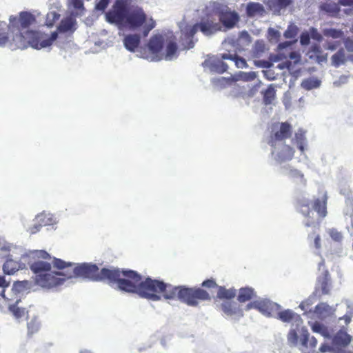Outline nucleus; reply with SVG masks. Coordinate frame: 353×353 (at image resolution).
I'll list each match as a JSON object with an SVG mask.
<instances>
[{
  "mask_svg": "<svg viewBox=\"0 0 353 353\" xmlns=\"http://www.w3.org/2000/svg\"><path fill=\"white\" fill-rule=\"evenodd\" d=\"M138 295L154 301L161 300V297L165 299H178L189 306H196L199 301L211 299L210 294L200 288L173 286L150 277L139 283Z\"/></svg>",
  "mask_w": 353,
  "mask_h": 353,
  "instance_id": "obj_1",
  "label": "nucleus"
},
{
  "mask_svg": "<svg viewBox=\"0 0 353 353\" xmlns=\"http://www.w3.org/2000/svg\"><path fill=\"white\" fill-rule=\"evenodd\" d=\"M52 265L55 269L63 270L67 269L66 278L68 279L74 277H82L93 281H102L108 279V274L104 270H110L108 268L99 270L95 264L83 263L74 265V263L66 262L61 259L53 258Z\"/></svg>",
  "mask_w": 353,
  "mask_h": 353,
  "instance_id": "obj_2",
  "label": "nucleus"
},
{
  "mask_svg": "<svg viewBox=\"0 0 353 353\" xmlns=\"http://www.w3.org/2000/svg\"><path fill=\"white\" fill-rule=\"evenodd\" d=\"M34 274V282L37 285L45 288H52L62 285L66 278L67 269L59 272L52 271V264L49 262L37 260L30 265Z\"/></svg>",
  "mask_w": 353,
  "mask_h": 353,
  "instance_id": "obj_3",
  "label": "nucleus"
},
{
  "mask_svg": "<svg viewBox=\"0 0 353 353\" xmlns=\"http://www.w3.org/2000/svg\"><path fill=\"white\" fill-rule=\"evenodd\" d=\"M103 272L108 274L107 281L110 283H116L120 290L138 294L142 278L137 272L130 270L121 271L119 269H110Z\"/></svg>",
  "mask_w": 353,
  "mask_h": 353,
  "instance_id": "obj_4",
  "label": "nucleus"
},
{
  "mask_svg": "<svg viewBox=\"0 0 353 353\" xmlns=\"http://www.w3.org/2000/svg\"><path fill=\"white\" fill-rule=\"evenodd\" d=\"M328 196L325 191H322L318 197H315L311 202L312 209L310 208V203L307 201L301 200L298 201L299 212L307 221L305 223L306 227L311 226L314 223L312 210L315 211L320 219H324L327 214V205Z\"/></svg>",
  "mask_w": 353,
  "mask_h": 353,
  "instance_id": "obj_5",
  "label": "nucleus"
},
{
  "mask_svg": "<svg viewBox=\"0 0 353 353\" xmlns=\"http://www.w3.org/2000/svg\"><path fill=\"white\" fill-rule=\"evenodd\" d=\"M21 35L27 40L30 46L35 49H41L50 46L58 37L57 32H53L48 37L46 34L32 30L21 33Z\"/></svg>",
  "mask_w": 353,
  "mask_h": 353,
  "instance_id": "obj_6",
  "label": "nucleus"
},
{
  "mask_svg": "<svg viewBox=\"0 0 353 353\" xmlns=\"http://www.w3.org/2000/svg\"><path fill=\"white\" fill-rule=\"evenodd\" d=\"M292 134V126L288 122L274 123L272 125L268 144L276 148V143L290 139Z\"/></svg>",
  "mask_w": 353,
  "mask_h": 353,
  "instance_id": "obj_7",
  "label": "nucleus"
},
{
  "mask_svg": "<svg viewBox=\"0 0 353 353\" xmlns=\"http://www.w3.org/2000/svg\"><path fill=\"white\" fill-rule=\"evenodd\" d=\"M128 13L127 0H116L112 9L106 14V19L109 23L121 24L126 19Z\"/></svg>",
  "mask_w": 353,
  "mask_h": 353,
  "instance_id": "obj_8",
  "label": "nucleus"
},
{
  "mask_svg": "<svg viewBox=\"0 0 353 353\" xmlns=\"http://www.w3.org/2000/svg\"><path fill=\"white\" fill-rule=\"evenodd\" d=\"M196 31L200 30L206 36L211 35L221 30L220 23L216 22L215 17L210 14L203 17L200 22L193 25Z\"/></svg>",
  "mask_w": 353,
  "mask_h": 353,
  "instance_id": "obj_9",
  "label": "nucleus"
},
{
  "mask_svg": "<svg viewBox=\"0 0 353 353\" xmlns=\"http://www.w3.org/2000/svg\"><path fill=\"white\" fill-rule=\"evenodd\" d=\"M164 38L161 34H154L149 40L147 46L150 53L157 59L162 58V50L163 48Z\"/></svg>",
  "mask_w": 353,
  "mask_h": 353,
  "instance_id": "obj_10",
  "label": "nucleus"
},
{
  "mask_svg": "<svg viewBox=\"0 0 353 353\" xmlns=\"http://www.w3.org/2000/svg\"><path fill=\"white\" fill-rule=\"evenodd\" d=\"M256 310L266 316H272L277 312L281 306L269 299L257 300L255 303Z\"/></svg>",
  "mask_w": 353,
  "mask_h": 353,
  "instance_id": "obj_11",
  "label": "nucleus"
},
{
  "mask_svg": "<svg viewBox=\"0 0 353 353\" xmlns=\"http://www.w3.org/2000/svg\"><path fill=\"white\" fill-rule=\"evenodd\" d=\"M220 22L227 28H232L239 21V16L235 11L223 10L219 12Z\"/></svg>",
  "mask_w": 353,
  "mask_h": 353,
  "instance_id": "obj_12",
  "label": "nucleus"
},
{
  "mask_svg": "<svg viewBox=\"0 0 353 353\" xmlns=\"http://www.w3.org/2000/svg\"><path fill=\"white\" fill-rule=\"evenodd\" d=\"M221 310L228 316L240 318L243 316V312L240 306L236 303L231 301H224L221 305Z\"/></svg>",
  "mask_w": 353,
  "mask_h": 353,
  "instance_id": "obj_13",
  "label": "nucleus"
},
{
  "mask_svg": "<svg viewBox=\"0 0 353 353\" xmlns=\"http://www.w3.org/2000/svg\"><path fill=\"white\" fill-rule=\"evenodd\" d=\"M196 32L197 31L193 26L186 27L182 30L181 43L184 49H191L194 46V37Z\"/></svg>",
  "mask_w": 353,
  "mask_h": 353,
  "instance_id": "obj_14",
  "label": "nucleus"
},
{
  "mask_svg": "<svg viewBox=\"0 0 353 353\" xmlns=\"http://www.w3.org/2000/svg\"><path fill=\"white\" fill-rule=\"evenodd\" d=\"M125 20L130 27L138 28L145 22L146 14L141 9H139L128 15Z\"/></svg>",
  "mask_w": 353,
  "mask_h": 353,
  "instance_id": "obj_15",
  "label": "nucleus"
},
{
  "mask_svg": "<svg viewBox=\"0 0 353 353\" xmlns=\"http://www.w3.org/2000/svg\"><path fill=\"white\" fill-rule=\"evenodd\" d=\"M351 341L352 336L342 330H340L333 338V343L338 347H345L350 343Z\"/></svg>",
  "mask_w": 353,
  "mask_h": 353,
  "instance_id": "obj_16",
  "label": "nucleus"
},
{
  "mask_svg": "<svg viewBox=\"0 0 353 353\" xmlns=\"http://www.w3.org/2000/svg\"><path fill=\"white\" fill-rule=\"evenodd\" d=\"M294 152L292 147L284 144L282 150L276 154V160L279 163L290 161L294 157Z\"/></svg>",
  "mask_w": 353,
  "mask_h": 353,
  "instance_id": "obj_17",
  "label": "nucleus"
},
{
  "mask_svg": "<svg viewBox=\"0 0 353 353\" xmlns=\"http://www.w3.org/2000/svg\"><path fill=\"white\" fill-rule=\"evenodd\" d=\"M265 12L264 7L259 3L250 2L246 6V14L249 17L263 16Z\"/></svg>",
  "mask_w": 353,
  "mask_h": 353,
  "instance_id": "obj_18",
  "label": "nucleus"
},
{
  "mask_svg": "<svg viewBox=\"0 0 353 353\" xmlns=\"http://www.w3.org/2000/svg\"><path fill=\"white\" fill-rule=\"evenodd\" d=\"M310 59H314L317 63H321L327 61V54H324L319 45H314L308 52Z\"/></svg>",
  "mask_w": 353,
  "mask_h": 353,
  "instance_id": "obj_19",
  "label": "nucleus"
},
{
  "mask_svg": "<svg viewBox=\"0 0 353 353\" xmlns=\"http://www.w3.org/2000/svg\"><path fill=\"white\" fill-rule=\"evenodd\" d=\"M76 20L72 17H68L63 19L57 29L59 32H74L76 30Z\"/></svg>",
  "mask_w": 353,
  "mask_h": 353,
  "instance_id": "obj_20",
  "label": "nucleus"
},
{
  "mask_svg": "<svg viewBox=\"0 0 353 353\" xmlns=\"http://www.w3.org/2000/svg\"><path fill=\"white\" fill-rule=\"evenodd\" d=\"M255 296L254 290L250 287H245L239 289L237 299L240 303H244L253 299Z\"/></svg>",
  "mask_w": 353,
  "mask_h": 353,
  "instance_id": "obj_21",
  "label": "nucleus"
},
{
  "mask_svg": "<svg viewBox=\"0 0 353 353\" xmlns=\"http://www.w3.org/2000/svg\"><path fill=\"white\" fill-rule=\"evenodd\" d=\"M276 318L284 323H290L294 320L299 319V316L292 310L288 309L283 311L280 310L276 312Z\"/></svg>",
  "mask_w": 353,
  "mask_h": 353,
  "instance_id": "obj_22",
  "label": "nucleus"
},
{
  "mask_svg": "<svg viewBox=\"0 0 353 353\" xmlns=\"http://www.w3.org/2000/svg\"><path fill=\"white\" fill-rule=\"evenodd\" d=\"M221 57L222 59L233 61L238 68H245L248 67L245 59L238 56L236 54L223 53L221 54Z\"/></svg>",
  "mask_w": 353,
  "mask_h": 353,
  "instance_id": "obj_23",
  "label": "nucleus"
},
{
  "mask_svg": "<svg viewBox=\"0 0 353 353\" xmlns=\"http://www.w3.org/2000/svg\"><path fill=\"white\" fill-rule=\"evenodd\" d=\"M123 41L126 49L134 52L140 43V37L137 34H129L124 38Z\"/></svg>",
  "mask_w": 353,
  "mask_h": 353,
  "instance_id": "obj_24",
  "label": "nucleus"
},
{
  "mask_svg": "<svg viewBox=\"0 0 353 353\" xmlns=\"http://www.w3.org/2000/svg\"><path fill=\"white\" fill-rule=\"evenodd\" d=\"M322 294H327L330 292V277L327 270H325L322 276L318 279Z\"/></svg>",
  "mask_w": 353,
  "mask_h": 353,
  "instance_id": "obj_25",
  "label": "nucleus"
},
{
  "mask_svg": "<svg viewBox=\"0 0 353 353\" xmlns=\"http://www.w3.org/2000/svg\"><path fill=\"white\" fill-rule=\"evenodd\" d=\"M20 268L21 264L18 261L11 259H8L3 266L4 273L8 275L14 274Z\"/></svg>",
  "mask_w": 353,
  "mask_h": 353,
  "instance_id": "obj_26",
  "label": "nucleus"
},
{
  "mask_svg": "<svg viewBox=\"0 0 353 353\" xmlns=\"http://www.w3.org/2000/svg\"><path fill=\"white\" fill-rule=\"evenodd\" d=\"M236 296V290L234 288L226 289L223 286L218 287L216 297L219 299H226L230 301Z\"/></svg>",
  "mask_w": 353,
  "mask_h": 353,
  "instance_id": "obj_27",
  "label": "nucleus"
},
{
  "mask_svg": "<svg viewBox=\"0 0 353 353\" xmlns=\"http://www.w3.org/2000/svg\"><path fill=\"white\" fill-rule=\"evenodd\" d=\"M293 141L297 145L299 150L303 153L306 143L305 131L301 128L299 129L294 134Z\"/></svg>",
  "mask_w": 353,
  "mask_h": 353,
  "instance_id": "obj_28",
  "label": "nucleus"
},
{
  "mask_svg": "<svg viewBox=\"0 0 353 353\" xmlns=\"http://www.w3.org/2000/svg\"><path fill=\"white\" fill-rule=\"evenodd\" d=\"M36 21L34 16L28 12H22L19 15L20 26L22 28H27Z\"/></svg>",
  "mask_w": 353,
  "mask_h": 353,
  "instance_id": "obj_29",
  "label": "nucleus"
},
{
  "mask_svg": "<svg viewBox=\"0 0 353 353\" xmlns=\"http://www.w3.org/2000/svg\"><path fill=\"white\" fill-rule=\"evenodd\" d=\"M263 101L265 105H270L276 97V90L273 84L268 85V88L262 92Z\"/></svg>",
  "mask_w": 353,
  "mask_h": 353,
  "instance_id": "obj_30",
  "label": "nucleus"
},
{
  "mask_svg": "<svg viewBox=\"0 0 353 353\" xmlns=\"http://www.w3.org/2000/svg\"><path fill=\"white\" fill-rule=\"evenodd\" d=\"M68 6L75 10V12L72 13L74 17L81 16L84 14L85 8L83 0H70Z\"/></svg>",
  "mask_w": 353,
  "mask_h": 353,
  "instance_id": "obj_31",
  "label": "nucleus"
},
{
  "mask_svg": "<svg viewBox=\"0 0 353 353\" xmlns=\"http://www.w3.org/2000/svg\"><path fill=\"white\" fill-rule=\"evenodd\" d=\"M332 63L335 67H339L345 61V54L343 48L339 50L332 56Z\"/></svg>",
  "mask_w": 353,
  "mask_h": 353,
  "instance_id": "obj_32",
  "label": "nucleus"
},
{
  "mask_svg": "<svg viewBox=\"0 0 353 353\" xmlns=\"http://www.w3.org/2000/svg\"><path fill=\"white\" fill-rule=\"evenodd\" d=\"M288 175L294 181L299 180L300 183L303 185H305L307 183V181L304 178L303 174L296 169H290Z\"/></svg>",
  "mask_w": 353,
  "mask_h": 353,
  "instance_id": "obj_33",
  "label": "nucleus"
},
{
  "mask_svg": "<svg viewBox=\"0 0 353 353\" xmlns=\"http://www.w3.org/2000/svg\"><path fill=\"white\" fill-rule=\"evenodd\" d=\"M321 9L330 14L332 16L337 15L340 12V8L336 3H326L321 6Z\"/></svg>",
  "mask_w": 353,
  "mask_h": 353,
  "instance_id": "obj_34",
  "label": "nucleus"
},
{
  "mask_svg": "<svg viewBox=\"0 0 353 353\" xmlns=\"http://www.w3.org/2000/svg\"><path fill=\"white\" fill-rule=\"evenodd\" d=\"M323 34L326 37H332L333 39H340L343 36V32L341 30L334 28H326L323 30Z\"/></svg>",
  "mask_w": 353,
  "mask_h": 353,
  "instance_id": "obj_35",
  "label": "nucleus"
},
{
  "mask_svg": "<svg viewBox=\"0 0 353 353\" xmlns=\"http://www.w3.org/2000/svg\"><path fill=\"white\" fill-rule=\"evenodd\" d=\"M177 51V46L175 42L170 41L168 43L165 49V59H171Z\"/></svg>",
  "mask_w": 353,
  "mask_h": 353,
  "instance_id": "obj_36",
  "label": "nucleus"
},
{
  "mask_svg": "<svg viewBox=\"0 0 353 353\" xmlns=\"http://www.w3.org/2000/svg\"><path fill=\"white\" fill-rule=\"evenodd\" d=\"M329 236L331 239L337 243H341L343 240V234L336 228L329 229L327 231Z\"/></svg>",
  "mask_w": 353,
  "mask_h": 353,
  "instance_id": "obj_37",
  "label": "nucleus"
},
{
  "mask_svg": "<svg viewBox=\"0 0 353 353\" xmlns=\"http://www.w3.org/2000/svg\"><path fill=\"white\" fill-rule=\"evenodd\" d=\"M313 237V246L315 249L319 250L321 248V236L319 234L313 232L308 235V239H312Z\"/></svg>",
  "mask_w": 353,
  "mask_h": 353,
  "instance_id": "obj_38",
  "label": "nucleus"
},
{
  "mask_svg": "<svg viewBox=\"0 0 353 353\" xmlns=\"http://www.w3.org/2000/svg\"><path fill=\"white\" fill-rule=\"evenodd\" d=\"M299 336L295 330H290L288 334V341L290 344L296 345L298 344Z\"/></svg>",
  "mask_w": 353,
  "mask_h": 353,
  "instance_id": "obj_39",
  "label": "nucleus"
},
{
  "mask_svg": "<svg viewBox=\"0 0 353 353\" xmlns=\"http://www.w3.org/2000/svg\"><path fill=\"white\" fill-rule=\"evenodd\" d=\"M9 286V283L6 282L3 276H0V287L3 288V290L1 292V295L5 300H10V299L7 296L6 292V288Z\"/></svg>",
  "mask_w": 353,
  "mask_h": 353,
  "instance_id": "obj_40",
  "label": "nucleus"
},
{
  "mask_svg": "<svg viewBox=\"0 0 353 353\" xmlns=\"http://www.w3.org/2000/svg\"><path fill=\"white\" fill-rule=\"evenodd\" d=\"M303 86L307 90H310L313 88L318 87L319 82L317 80L307 79L302 83Z\"/></svg>",
  "mask_w": 353,
  "mask_h": 353,
  "instance_id": "obj_41",
  "label": "nucleus"
},
{
  "mask_svg": "<svg viewBox=\"0 0 353 353\" xmlns=\"http://www.w3.org/2000/svg\"><path fill=\"white\" fill-rule=\"evenodd\" d=\"M201 286L203 287V288H217L218 289V287H219V285H218L216 283V281L213 279H207L205 281H204L202 284H201Z\"/></svg>",
  "mask_w": 353,
  "mask_h": 353,
  "instance_id": "obj_42",
  "label": "nucleus"
},
{
  "mask_svg": "<svg viewBox=\"0 0 353 353\" xmlns=\"http://www.w3.org/2000/svg\"><path fill=\"white\" fill-rule=\"evenodd\" d=\"M310 338V334L307 330H303L301 335V343L304 347L307 346V343Z\"/></svg>",
  "mask_w": 353,
  "mask_h": 353,
  "instance_id": "obj_43",
  "label": "nucleus"
},
{
  "mask_svg": "<svg viewBox=\"0 0 353 353\" xmlns=\"http://www.w3.org/2000/svg\"><path fill=\"white\" fill-rule=\"evenodd\" d=\"M110 0H100L95 6V9L99 11H104L108 7Z\"/></svg>",
  "mask_w": 353,
  "mask_h": 353,
  "instance_id": "obj_44",
  "label": "nucleus"
},
{
  "mask_svg": "<svg viewBox=\"0 0 353 353\" xmlns=\"http://www.w3.org/2000/svg\"><path fill=\"white\" fill-rule=\"evenodd\" d=\"M10 309L14 315L17 318H20L24 314L23 310H22L19 307H17L14 305L10 307Z\"/></svg>",
  "mask_w": 353,
  "mask_h": 353,
  "instance_id": "obj_45",
  "label": "nucleus"
},
{
  "mask_svg": "<svg viewBox=\"0 0 353 353\" xmlns=\"http://www.w3.org/2000/svg\"><path fill=\"white\" fill-rule=\"evenodd\" d=\"M266 5L271 10H279L281 8H283V7H280L279 6V2H277V0H268L266 1Z\"/></svg>",
  "mask_w": 353,
  "mask_h": 353,
  "instance_id": "obj_46",
  "label": "nucleus"
},
{
  "mask_svg": "<svg viewBox=\"0 0 353 353\" xmlns=\"http://www.w3.org/2000/svg\"><path fill=\"white\" fill-rule=\"evenodd\" d=\"M310 36L313 39H315L318 41L322 40V35L314 28H312L310 29Z\"/></svg>",
  "mask_w": 353,
  "mask_h": 353,
  "instance_id": "obj_47",
  "label": "nucleus"
},
{
  "mask_svg": "<svg viewBox=\"0 0 353 353\" xmlns=\"http://www.w3.org/2000/svg\"><path fill=\"white\" fill-rule=\"evenodd\" d=\"M28 328L29 332H30L31 334H33L34 332H36L39 330V325L34 321H31L28 324Z\"/></svg>",
  "mask_w": 353,
  "mask_h": 353,
  "instance_id": "obj_48",
  "label": "nucleus"
},
{
  "mask_svg": "<svg viewBox=\"0 0 353 353\" xmlns=\"http://www.w3.org/2000/svg\"><path fill=\"white\" fill-rule=\"evenodd\" d=\"M310 41V36L308 33H303L300 37V42L302 45L309 44Z\"/></svg>",
  "mask_w": 353,
  "mask_h": 353,
  "instance_id": "obj_49",
  "label": "nucleus"
},
{
  "mask_svg": "<svg viewBox=\"0 0 353 353\" xmlns=\"http://www.w3.org/2000/svg\"><path fill=\"white\" fill-rule=\"evenodd\" d=\"M296 30L294 28H288L287 30H285L284 33V36L288 39H292L296 35Z\"/></svg>",
  "mask_w": 353,
  "mask_h": 353,
  "instance_id": "obj_50",
  "label": "nucleus"
},
{
  "mask_svg": "<svg viewBox=\"0 0 353 353\" xmlns=\"http://www.w3.org/2000/svg\"><path fill=\"white\" fill-rule=\"evenodd\" d=\"M216 69L219 72L223 73L228 70V65L223 61H220L216 65Z\"/></svg>",
  "mask_w": 353,
  "mask_h": 353,
  "instance_id": "obj_51",
  "label": "nucleus"
},
{
  "mask_svg": "<svg viewBox=\"0 0 353 353\" xmlns=\"http://www.w3.org/2000/svg\"><path fill=\"white\" fill-rule=\"evenodd\" d=\"M339 4L343 6H353V0H339Z\"/></svg>",
  "mask_w": 353,
  "mask_h": 353,
  "instance_id": "obj_52",
  "label": "nucleus"
},
{
  "mask_svg": "<svg viewBox=\"0 0 353 353\" xmlns=\"http://www.w3.org/2000/svg\"><path fill=\"white\" fill-rule=\"evenodd\" d=\"M38 256L39 258H42L43 259H50V255L47 252L43 251V250H40L39 252Z\"/></svg>",
  "mask_w": 353,
  "mask_h": 353,
  "instance_id": "obj_53",
  "label": "nucleus"
},
{
  "mask_svg": "<svg viewBox=\"0 0 353 353\" xmlns=\"http://www.w3.org/2000/svg\"><path fill=\"white\" fill-rule=\"evenodd\" d=\"M277 2L280 7L285 8L291 3L292 0H277Z\"/></svg>",
  "mask_w": 353,
  "mask_h": 353,
  "instance_id": "obj_54",
  "label": "nucleus"
},
{
  "mask_svg": "<svg viewBox=\"0 0 353 353\" xmlns=\"http://www.w3.org/2000/svg\"><path fill=\"white\" fill-rule=\"evenodd\" d=\"M156 26V23L153 19H150L148 24L145 26L150 30H152Z\"/></svg>",
  "mask_w": 353,
  "mask_h": 353,
  "instance_id": "obj_55",
  "label": "nucleus"
},
{
  "mask_svg": "<svg viewBox=\"0 0 353 353\" xmlns=\"http://www.w3.org/2000/svg\"><path fill=\"white\" fill-rule=\"evenodd\" d=\"M319 350L321 352H329L331 350V347L328 345H326V344H323L320 348H319Z\"/></svg>",
  "mask_w": 353,
  "mask_h": 353,
  "instance_id": "obj_56",
  "label": "nucleus"
},
{
  "mask_svg": "<svg viewBox=\"0 0 353 353\" xmlns=\"http://www.w3.org/2000/svg\"><path fill=\"white\" fill-rule=\"evenodd\" d=\"M340 44L339 42H335V43H329L327 44V49L329 50H335L337 46Z\"/></svg>",
  "mask_w": 353,
  "mask_h": 353,
  "instance_id": "obj_57",
  "label": "nucleus"
},
{
  "mask_svg": "<svg viewBox=\"0 0 353 353\" xmlns=\"http://www.w3.org/2000/svg\"><path fill=\"white\" fill-rule=\"evenodd\" d=\"M256 303V301H253V302H251L250 303H248L246 306V309L247 310H250L252 308H254L256 310V306L255 305V303Z\"/></svg>",
  "mask_w": 353,
  "mask_h": 353,
  "instance_id": "obj_58",
  "label": "nucleus"
},
{
  "mask_svg": "<svg viewBox=\"0 0 353 353\" xmlns=\"http://www.w3.org/2000/svg\"><path fill=\"white\" fill-rule=\"evenodd\" d=\"M248 77L247 79L253 80L256 77V74L254 72H249L248 74H246Z\"/></svg>",
  "mask_w": 353,
  "mask_h": 353,
  "instance_id": "obj_59",
  "label": "nucleus"
},
{
  "mask_svg": "<svg viewBox=\"0 0 353 353\" xmlns=\"http://www.w3.org/2000/svg\"><path fill=\"white\" fill-rule=\"evenodd\" d=\"M150 30L147 28V27H144L143 31V35L144 37H147L150 32Z\"/></svg>",
  "mask_w": 353,
  "mask_h": 353,
  "instance_id": "obj_60",
  "label": "nucleus"
},
{
  "mask_svg": "<svg viewBox=\"0 0 353 353\" xmlns=\"http://www.w3.org/2000/svg\"><path fill=\"white\" fill-rule=\"evenodd\" d=\"M316 343H317V341H316V339L314 337H312L311 341H310L311 345L312 347H315L316 345Z\"/></svg>",
  "mask_w": 353,
  "mask_h": 353,
  "instance_id": "obj_61",
  "label": "nucleus"
},
{
  "mask_svg": "<svg viewBox=\"0 0 353 353\" xmlns=\"http://www.w3.org/2000/svg\"><path fill=\"white\" fill-rule=\"evenodd\" d=\"M41 227V225H38V226H35L34 228H32V231L31 232L32 233H35L37 230H39V228Z\"/></svg>",
  "mask_w": 353,
  "mask_h": 353,
  "instance_id": "obj_62",
  "label": "nucleus"
},
{
  "mask_svg": "<svg viewBox=\"0 0 353 353\" xmlns=\"http://www.w3.org/2000/svg\"><path fill=\"white\" fill-rule=\"evenodd\" d=\"M325 266V260L323 259L319 263V268L320 269L321 267Z\"/></svg>",
  "mask_w": 353,
  "mask_h": 353,
  "instance_id": "obj_63",
  "label": "nucleus"
},
{
  "mask_svg": "<svg viewBox=\"0 0 353 353\" xmlns=\"http://www.w3.org/2000/svg\"><path fill=\"white\" fill-rule=\"evenodd\" d=\"M345 322H346V323H350V321H351V319H350V316H345Z\"/></svg>",
  "mask_w": 353,
  "mask_h": 353,
  "instance_id": "obj_64",
  "label": "nucleus"
}]
</instances>
